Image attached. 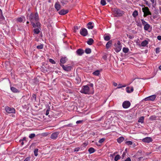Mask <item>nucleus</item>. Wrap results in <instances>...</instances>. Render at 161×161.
Listing matches in <instances>:
<instances>
[{
	"label": "nucleus",
	"mask_w": 161,
	"mask_h": 161,
	"mask_svg": "<svg viewBox=\"0 0 161 161\" xmlns=\"http://www.w3.org/2000/svg\"><path fill=\"white\" fill-rule=\"evenodd\" d=\"M34 28L40 26V24L38 22L39 16L37 13L35 14L31 13L27 16Z\"/></svg>",
	"instance_id": "1"
},
{
	"label": "nucleus",
	"mask_w": 161,
	"mask_h": 161,
	"mask_svg": "<svg viewBox=\"0 0 161 161\" xmlns=\"http://www.w3.org/2000/svg\"><path fill=\"white\" fill-rule=\"evenodd\" d=\"M113 14L115 17H120L124 14V11L117 8L113 9Z\"/></svg>",
	"instance_id": "2"
},
{
	"label": "nucleus",
	"mask_w": 161,
	"mask_h": 161,
	"mask_svg": "<svg viewBox=\"0 0 161 161\" xmlns=\"http://www.w3.org/2000/svg\"><path fill=\"white\" fill-rule=\"evenodd\" d=\"M80 92L85 94H88L89 92V87L87 85L83 86L80 91Z\"/></svg>",
	"instance_id": "3"
},
{
	"label": "nucleus",
	"mask_w": 161,
	"mask_h": 161,
	"mask_svg": "<svg viewBox=\"0 0 161 161\" xmlns=\"http://www.w3.org/2000/svg\"><path fill=\"white\" fill-rule=\"evenodd\" d=\"M114 49L117 53L119 52L121 49L122 46L119 41H118L117 43L114 44Z\"/></svg>",
	"instance_id": "4"
},
{
	"label": "nucleus",
	"mask_w": 161,
	"mask_h": 161,
	"mask_svg": "<svg viewBox=\"0 0 161 161\" xmlns=\"http://www.w3.org/2000/svg\"><path fill=\"white\" fill-rule=\"evenodd\" d=\"M156 98V95H153L145 98L143 99V100L145 101H153L155 100Z\"/></svg>",
	"instance_id": "5"
},
{
	"label": "nucleus",
	"mask_w": 161,
	"mask_h": 161,
	"mask_svg": "<svg viewBox=\"0 0 161 161\" xmlns=\"http://www.w3.org/2000/svg\"><path fill=\"white\" fill-rule=\"evenodd\" d=\"M142 10L144 13V17H146L147 15L151 14L150 12L149 11L148 8L147 7L143 8Z\"/></svg>",
	"instance_id": "6"
},
{
	"label": "nucleus",
	"mask_w": 161,
	"mask_h": 161,
	"mask_svg": "<svg viewBox=\"0 0 161 161\" xmlns=\"http://www.w3.org/2000/svg\"><path fill=\"white\" fill-rule=\"evenodd\" d=\"M5 110L6 112L8 114L15 113V110L13 108H11L8 106H6L5 107Z\"/></svg>",
	"instance_id": "7"
},
{
	"label": "nucleus",
	"mask_w": 161,
	"mask_h": 161,
	"mask_svg": "<svg viewBox=\"0 0 161 161\" xmlns=\"http://www.w3.org/2000/svg\"><path fill=\"white\" fill-rule=\"evenodd\" d=\"M60 65L62 67L63 69L65 71H69L71 70L72 69V66H69L66 65L64 66L63 64H60Z\"/></svg>",
	"instance_id": "8"
},
{
	"label": "nucleus",
	"mask_w": 161,
	"mask_h": 161,
	"mask_svg": "<svg viewBox=\"0 0 161 161\" xmlns=\"http://www.w3.org/2000/svg\"><path fill=\"white\" fill-rule=\"evenodd\" d=\"M130 105V103L129 101H124L122 104V106L124 108H128Z\"/></svg>",
	"instance_id": "9"
},
{
	"label": "nucleus",
	"mask_w": 161,
	"mask_h": 161,
	"mask_svg": "<svg viewBox=\"0 0 161 161\" xmlns=\"http://www.w3.org/2000/svg\"><path fill=\"white\" fill-rule=\"evenodd\" d=\"M80 33L83 36H86L88 34L87 30L85 28L82 29L80 31Z\"/></svg>",
	"instance_id": "10"
},
{
	"label": "nucleus",
	"mask_w": 161,
	"mask_h": 161,
	"mask_svg": "<svg viewBox=\"0 0 161 161\" xmlns=\"http://www.w3.org/2000/svg\"><path fill=\"white\" fill-rule=\"evenodd\" d=\"M142 141L143 142L149 143L150 142H152L153 139L151 137H147L143 139H142Z\"/></svg>",
	"instance_id": "11"
},
{
	"label": "nucleus",
	"mask_w": 161,
	"mask_h": 161,
	"mask_svg": "<svg viewBox=\"0 0 161 161\" xmlns=\"http://www.w3.org/2000/svg\"><path fill=\"white\" fill-rule=\"evenodd\" d=\"M58 134L59 133L58 132L52 133L51 135V138L53 139H56L58 137Z\"/></svg>",
	"instance_id": "12"
},
{
	"label": "nucleus",
	"mask_w": 161,
	"mask_h": 161,
	"mask_svg": "<svg viewBox=\"0 0 161 161\" xmlns=\"http://www.w3.org/2000/svg\"><path fill=\"white\" fill-rule=\"evenodd\" d=\"M148 43V41L145 40L143 41L142 42L141 44H140L139 45V47H145L147 45Z\"/></svg>",
	"instance_id": "13"
},
{
	"label": "nucleus",
	"mask_w": 161,
	"mask_h": 161,
	"mask_svg": "<svg viewBox=\"0 0 161 161\" xmlns=\"http://www.w3.org/2000/svg\"><path fill=\"white\" fill-rule=\"evenodd\" d=\"M76 53L77 55L81 56L84 53V51L82 49H79L76 51Z\"/></svg>",
	"instance_id": "14"
},
{
	"label": "nucleus",
	"mask_w": 161,
	"mask_h": 161,
	"mask_svg": "<svg viewBox=\"0 0 161 161\" xmlns=\"http://www.w3.org/2000/svg\"><path fill=\"white\" fill-rule=\"evenodd\" d=\"M126 90L127 93H130L133 92L134 88L133 87H127L126 88Z\"/></svg>",
	"instance_id": "15"
},
{
	"label": "nucleus",
	"mask_w": 161,
	"mask_h": 161,
	"mask_svg": "<svg viewBox=\"0 0 161 161\" xmlns=\"http://www.w3.org/2000/svg\"><path fill=\"white\" fill-rule=\"evenodd\" d=\"M67 60L66 57H62L60 60V64H65Z\"/></svg>",
	"instance_id": "16"
},
{
	"label": "nucleus",
	"mask_w": 161,
	"mask_h": 161,
	"mask_svg": "<svg viewBox=\"0 0 161 161\" xmlns=\"http://www.w3.org/2000/svg\"><path fill=\"white\" fill-rule=\"evenodd\" d=\"M68 12V10L62 9L58 13L59 14L63 15L66 14Z\"/></svg>",
	"instance_id": "17"
},
{
	"label": "nucleus",
	"mask_w": 161,
	"mask_h": 161,
	"mask_svg": "<svg viewBox=\"0 0 161 161\" xmlns=\"http://www.w3.org/2000/svg\"><path fill=\"white\" fill-rule=\"evenodd\" d=\"M17 19L18 22H23V21H25V18L24 16H22L18 18Z\"/></svg>",
	"instance_id": "18"
},
{
	"label": "nucleus",
	"mask_w": 161,
	"mask_h": 161,
	"mask_svg": "<svg viewBox=\"0 0 161 161\" xmlns=\"http://www.w3.org/2000/svg\"><path fill=\"white\" fill-rule=\"evenodd\" d=\"M39 26L37 27L38 28H35L34 29L33 31L34 34H38L40 31L41 29L39 27Z\"/></svg>",
	"instance_id": "19"
},
{
	"label": "nucleus",
	"mask_w": 161,
	"mask_h": 161,
	"mask_svg": "<svg viewBox=\"0 0 161 161\" xmlns=\"http://www.w3.org/2000/svg\"><path fill=\"white\" fill-rule=\"evenodd\" d=\"M144 27V29L145 30L149 31V29L150 27V25L148 23L147 24L145 25Z\"/></svg>",
	"instance_id": "20"
},
{
	"label": "nucleus",
	"mask_w": 161,
	"mask_h": 161,
	"mask_svg": "<svg viewBox=\"0 0 161 161\" xmlns=\"http://www.w3.org/2000/svg\"><path fill=\"white\" fill-rule=\"evenodd\" d=\"M10 89L13 92L17 93L19 92V90L14 87L11 86Z\"/></svg>",
	"instance_id": "21"
},
{
	"label": "nucleus",
	"mask_w": 161,
	"mask_h": 161,
	"mask_svg": "<svg viewBox=\"0 0 161 161\" xmlns=\"http://www.w3.org/2000/svg\"><path fill=\"white\" fill-rule=\"evenodd\" d=\"M144 118L143 116H141L139 118L138 120V122L139 123H141V124H142L144 123Z\"/></svg>",
	"instance_id": "22"
},
{
	"label": "nucleus",
	"mask_w": 161,
	"mask_h": 161,
	"mask_svg": "<svg viewBox=\"0 0 161 161\" xmlns=\"http://www.w3.org/2000/svg\"><path fill=\"white\" fill-rule=\"evenodd\" d=\"M54 7L57 11H58L60 9V5L58 3H56L55 4Z\"/></svg>",
	"instance_id": "23"
},
{
	"label": "nucleus",
	"mask_w": 161,
	"mask_h": 161,
	"mask_svg": "<svg viewBox=\"0 0 161 161\" xmlns=\"http://www.w3.org/2000/svg\"><path fill=\"white\" fill-rule=\"evenodd\" d=\"M92 22H89L87 24V28L89 29H92L93 27V26L92 25Z\"/></svg>",
	"instance_id": "24"
},
{
	"label": "nucleus",
	"mask_w": 161,
	"mask_h": 161,
	"mask_svg": "<svg viewBox=\"0 0 161 161\" xmlns=\"http://www.w3.org/2000/svg\"><path fill=\"white\" fill-rule=\"evenodd\" d=\"M124 140V138L123 136H121L117 139V142L119 143H121Z\"/></svg>",
	"instance_id": "25"
},
{
	"label": "nucleus",
	"mask_w": 161,
	"mask_h": 161,
	"mask_svg": "<svg viewBox=\"0 0 161 161\" xmlns=\"http://www.w3.org/2000/svg\"><path fill=\"white\" fill-rule=\"evenodd\" d=\"M95 151V149L93 147H90L88 149V152L90 154H91L94 153Z\"/></svg>",
	"instance_id": "26"
},
{
	"label": "nucleus",
	"mask_w": 161,
	"mask_h": 161,
	"mask_svg": "<svg viewBox=\"0 0 161 161\" xmlns=\"http://www.w3.org/2000/svg\"><path fill=\"white\" fill-rule=\"evenodd\" d=\"M112 42L111 41H108L106 44V46L107 49L108 48L111 46Z\"/></svg>",
	"instance_id": "27"
},
{
	"label": "nucleus",
	"mask_w": 161,
	"mask_h": 161,
	"mask_svg": "<svg viewBox=\"0 0 161 161\" xmlns=\"http://www.w3.org/2000/svg\"><path fill=\"white\" fill-rule=\"evenodd\" d=\"M93 42V40L92 38H90L87 42V44L89 45H91Z\"/></svg>",
	"instance_id": "28"
},
{
	"label": "nucleus",
	"mask_w": 161,
	"mask_h": 161,
	"mask_svg": "<svg viewBox=\"0 0 161 161\" xmlns=\"http://www.w3.org/2000/svg\"><path fill=\"white\" fill-rule=\"evenodd\" d=\"M138 15V12L136 10H135L132 14V15L134 17H136Z\"/></svg>",
	"instance_id": "29"
},
{
	"label": "nucleus",
	"mask_w": 161,
	"mask_h": 161,
	"mask_svg": "<svg viewBox=\"0 0 161 161\" xmlns=\"http://www.w3.org/2000/svg\"><path fill=\"white\" fill-rule=\"evenodd\" d=\"M121 158V157L119 155H116L114 158V160L115 161H117L119 159Z\"/></svg>",
	"instance_id": "30"
},
{
	"label": "nucleus",
	"mask_w": 161,
	"mask_h": 161,
	"mask_svg": "<svg viewBox=\"0 0 161 161\" xmlns=\"http://www.w3.org/2000/svg\"><path fill=\"white\" fill-rule=\"evenodd\" d=\"M129 51V49L127 47H123V52L124 53H127Z\"/></svg>",
	"instance_id": "31"
},
{
	"label": "nucleus",
	"mask_w": 161,
	"mask_h": 161,
	"mask_svg": "<svg viewBox=\"0 0 161 161\" xmlns=\"http://www.w3.org/2000/svg\"><path fill=\"white\" fill-rule=\"evenodd\" d=\"M91 52V49L90 48H87L85 50V53L87 54H89Z\"/></svg>",
	"instance_id": "32"
},
{
	"label": "nucleus",
	"mask_w": 161,
	"mask_h": 161,
	"mask_svg": "<svg viewBox=\"0 0 161 161\" xmlns=\"http://www.w3.org/2000/svg\"><path fill=\"white\" fill-rule=\"evenodd\" d=\"M156 117L154 115L151 116L149 118V119L151 120H156Z\"/></svg>",
	"instance_id": "33"
},
{
	"label": "nucleus",
	"mask_w": 161,
	"mask_h": 161,
	"mask_svg": "<svg viewBox=\"0 0 161 161\" xmlns=\"http://www.w3.org/2000/svg\"><path fill=\"white\" fill-rule=\"evenodd\" d=\"M100 74V72L98 70H96L93 73V74L96 76H98Z\"/></svg>",
	"instance_id": "34"
},
{
	"label": "nucleus",
	"mask_w": 161,
	"mask_h": 161,
	"mask_svg": "<svg viewBox=\"0 0 161 161\" xmlns=\"http://www.w3.org/2000/svg\"><path fill=\"white\" fill-rule=\"evenodd\" d=\"M38 149L37 148L35 149L34 150V155L36 156L38 155Z\"/></svg>",
	"instance_id": "35"
},
{
	"label": "nucleus",
	"mask_w": 161,
	"mask_h": 161,
	"mask_svg": "<svg viewBox=\"0 0 161 161\" xmlns=\"http://www.w3.org/2000/svg\"><path fill=\"white\" fill-rule=\"evenodd\" d=\"M104 39L107 41H109L110 39V36H104Z\"/></svg>",
	"instance_id": "36"
},
{
	"label": "nucleus",
	"mask_w": 161,
	"mask_h": 161,
	"mask_svg": "<svg viewBox=\"0 0 161 161\" xmlns=\"http://www.w3.org/2000/svg\"><path fill=\"white\" fill-rule=\"evenodd\" d=\"M35 134L34 133H32V134H30L29 136V138H31V139H32L33 138H34V137H35Z\"/></svg>",
	"instance_id": "37"
},
{
	"label": "nucleus",
	"mask_w": 161,
	"mask_h": 161,
	"mask_svg": "<svg viewBox=\"0 0 161 161\" xmlns=\"http://www.w3.org/2000/svg\"><path fill=\"white\" fill-rule=\"evenodd\" d=\"M101 3L103 6L105 5L106 4V3L105 0H101Z\"/></svg>",
	"instance_id": "38"
},
{
	"label": "nucleus",
	"mask_w": 161,
	"mask_h": 161,
	"mask_svg": "<svg viewBox=\"0 0 161 161\" xmlns=\"http://www.w3.org/2000/svg\"><path fill=\"white\" fill-rule=\"evenodd\" d=\"M43 48V45L41 44L40 45H38L37 46V48L38 49H42Z\"/></svg>",
	"instance_id": "39"
},
{
	"label": "nucleus",
	"mask_w": 161,
	"mask_h": 161,
	"mask_svg": "<svg viewBox=\"0 0 161 161\" xmlns=\"http://www.w3.org/2000/svg\"><path fill=\"white\" fill-rule=\"evenodd\" d=\"M105 140V139L104 138H102L100 139L99 140L98 142L99 143H102Z\"/></svg>",
	"instance_id": "40"
},
{
	"label": "nucleus",
	"mask_w": 161,
	"mask_h": 161,
	"mask_svg": "<svg viewBox=\"0 0 161 161\" xmlns=\"http://www.w3.org/2000/svg\"><path fill=\"white\" fill-rule=\"evenodd\" d=\"M125 143L126 144H127V145H132V142L131 141H127L126 142H125Z\"/></svg>",
	"instance_id": "41"
},
{
	"label": "nucleus",
	"mask_w": 161,
	"mask_h": 161,
	"mask_svg": "<svg viewBox=\"0 0 161 161\" xmlns=\"http://www.w3.org/2000/svg\"><path fill=\"white\" fill-rule=\"evenodd\" d=\"M49 61L52 64H55V61L52 59H49Z\"/></svg>",
	"instance_id": "42"
},
{
	"label": "nucleus",
	"mask_w": 161,
	"mask_h": 161,
	"mask_svg": "<svg viewBox=\"0 0 161 161\" xmlns=\"http://www.w3.org/2000/svg\"><path fill=\"white\" fill-rule=\"evenodd\" d=\"M141 20L142 21V24L144 25H145L147 24L148 23L147 22H146L145 20H144L143 19H141Z\"/></svg>",
	"instance_id": "43"
},
{
	"label": "nucleus",
	"mask_w": 161,
	"mask_h": 161,
	"mask_svg": "<svg viewBox=\"0 0 161 161\" xmlns=\"http://www.w3.org/2000/svg\"><path fill=\"white\" fill-rule=\"evenodd\" d=\"M73 126V124L72 123H70L68 125H65L64 126L65 127H71Z\"/></svg>",
	"instance_id": "44"
},
{
	"label": "nucleus",
	"mask_w": 161,
	"mask_h": 161,
	"mask_svg": "<svg viewBox=\"0 0 161 161\" xmlns=\"http://www.w3.org/2000/svg\"><path fill=\"white\" fill-rule=\"evenodd\" d=\"M155 52L157 54L158 53L160 52V48L159 47L156 48Z\"/></svg>",
	"instance_id": "45"
},
{
	"label": "nucleus",
	"mask_w": 161,
	"mask_h": 161,
	"mask_svg": "<svg viewBox=\"0 0 161 161\" xmlns=\"http://www.w3.org/2000/svg\"><path fill=\"white\" fill-rule=\"evenodd\" d=\"M80 148L79 147L75 148L74 149V152H78L80 150Z\"/></svg>",
	"instance_id": "46"
},
{
	"label": "nucleus",
	"mask_w": 161,
	"mask_h": 161,
	"mask_svg": "<svg viewBox=\"0 0 161 161\" xmlns=\"http://www.w3.org/2000/svg\"><path fill=\"white\" fill-rule=\"evenodd\" d=\"M30 157H27L24 161H30Z\"/></svg>",
	"instance_id": "47"
},
{
	"label": "nucleus",
	"mask_w": 161,
	"mask_h": 161,
	"mask_svg": "<svg viewBox=\"0 0 161 161\" xmlns=\"http://www.w3.org/2000/svg\"><path fill=\"white\" fill-rule=\"evenodd\" d=\"M125 86H122L121 84H119V85H118V87H117V88H122V87H125Z\"/></svg>",
	"instance_id": "48"
},
{
	"label": "nucleus",
	"mask_w": 161,
	"mask_h": 161,
	"mask_svg": "<svg viewBox=\"0 0 161 161\" xmlns=\"http://www.w3.org/2000/svg\"><path fill=\"white\" fill-rule=\"evenodd\" d=\"M32 97L35 99V100H36V94H33L32 95Z\"/></svg>",
	"instance_id": "49"
},
{
	"label": "nucleus",
	"mask_w": 161,
	"mask_h": 161,
	"mask_svg": "<svg viewBox=\"0 0 161 161\" xmlns=\"http://www.w3.org/2000/svg\"><path fill=\"white\" fill-rule=\"evenodd\" d=\"M83 121V120H78V121H76V123L77 124H80V123H82Z\"/></svg>",
	"instance_id": "50"
},
{
	"label": "nucleus",
	"mask_w": 161,
	"mask_h": 161,
	"mask_svg": "<svg viewBox=\"0 0 161 161\" xmlns=\"http://www.w3.org/2000/svg\"><path fill=\"white\" fill-rule=\"evenodd\" d=\"M125 161H131V159L130 157L127 158Z\"/></svg>",
	"instance_id": "51"
},
{
	"label": "nucleus",
	"mask_w": 161,
	"mask_h": 161,
	"mask_svg": "<svg viewBox=\"0 0 161 161\" xmlns=\"http://www.w3.org/2000/svg\"><path fill=\"white\" fill-rule=\"evenodd\" d=\"M49 109H47V110L46 111V115H47L49 114Z\"/></svg>",
	"instance_id": "52"
},
{
	"label": "nucleus",
	"mask_w": 161,
	"mask_h": 161,
	"mask_svg": "<svg viewBox=\"0 0 161 161\" xmlns=\"http://www.w3.org/2000/svg\"><path fill=\"white\" fill-rule=\"evenodd\" d=\"M157 38L158 40L161 41V36H160V35L158 36L157 37Z\"/></svg>",
	"instance_id": "53"
},
{
	"label": "nucleus",
	"mask_w": 161,
	"mask_h": 161,
	"mask_svg": "<svg viewBox=\"0 0 161 161\" xmlns=\"http://www.w3.org/2000/svg\"><path fill=\"white\" fill-rule=\"evenodd\" d=\"M136 22L137 23V26H139V27H141L142 26V25L141 23H137V22H136Z\"/></svg>",
	"instance_id": "54"
},
{
	"label": "nucleus",
	"mask_w": 161,
	"mask_h": 161,
	"mask_svg": "<svg viewBox=\"0 0 161 161\" xmlns=\"http://www.w3.org/2000/svg\"><path fill=\"white\" fill-rule=\"evenodd\" d=\"M125 155V152H124L122 155V158H124Z\"/></svg>",
	"instance_id": "55"
},
{
	"label": "nucleus",
	"mask_w": 161,
	"mask_h": 161,
	"mask_svg": "<svg viewBox=\"0 0 161 161\" xmlns=\"http://www.w3.org/2000/svg\"><path fill=\"white\" fill-rule=\"evenodd\" d=\"M113 85L114 86H117V84L116 83H115V82H114L113 83Z\"/></svg>",
	"instance_id": "56"
},
{
	"label": "nucleus",
	"mask_w": 161,
	"mask_h": 161,
	"mask_svg": "<svg viewBox=\"0 0 161 161\" xmlns=\"http://www.w3.org/2000/svg\"><path fill=\"white\" fill-rule=\"evenodd\" d=\"M151 2H152V4H153L154 3V0H150Z\"/></svg>",
	"instance_id": "57"
},
{
	"label": "nucleus",
	"mask_w": 161,
	"mask_h": 161,
	"mask_svg": "<svg viewBox=\"0 0 161 161\" xmlns=\"http://www.w3.org/2000/svg\"><path fill=\"white\" fill-rule=\"evenodd\" d=\"M159 69L161 70V65L158 67Z\"/></svg>",
	"instance_id": "58"
},
{
	"label": "nucleus",
	"mask_w": 161,
	"mask_h": 161,
	"mask_svg": "<svg viewBox=\"0 0 161 161\" xmlns=\"http://www.w3.org/2000/svg\"><path fill=\"white\" fill-rule=\"evenodd\" d=\"M107 0L108 2H110L112 1V0Z\"/></svg>",
	"instance_id": "59"
},
{
	"label": "nucleus",
	"mask_w": 161,
	"mask_h": 161,
	"mask_svg": "<svg viewBox=\"0 0 161 161\" xmlns=\"http://www.w3.org/2000/svg\"><path fill=\"white\" fill-rule=\"evenodd\" d=\"M27 24H28L29 23V22L27 21L26 22Z\"/></svg>",
	"instance_id": "60"
},
{
	"label": "nucleus",
	"mask_w": 161,
	"mask_h": 161,
	"mask_svg": "<svg viewBox=\"0 0 161 161\" xmlns=\"http://www.w3.org/2000/svg\"><path fill=\"white\" fill-rule=\"evenodd\" d=\"M21 144H22V145H23L24 144V142H22Z\"/></svg>",
	"instance_id": "61"
},
{
	"label": "nucleus",
	"mask_w": 161,
	"mask_h": 161,
	"mask_svg": "<svg viewBox=\"0 0 161 161\" xmlns=\"http://www.w3.org/2000/svg\"><path fill=\"white\" fill-rule=\"evenodd\" d=\"M91 86H93V85L92 84H91Z\"/></svg>",
	"instance_id": "62"
}]
</instances>
